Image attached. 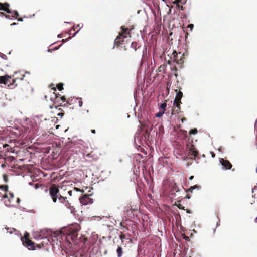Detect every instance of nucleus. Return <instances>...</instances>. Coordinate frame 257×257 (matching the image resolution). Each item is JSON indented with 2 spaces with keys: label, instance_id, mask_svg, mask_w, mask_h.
<instances>
[{
  "label": "nucleus",
  "instance_id": "obj_15",
  "mask_svg": "<svg viewBox=\"0 0 257 257\" xmlns=\"http://www.w3.org/2000/svg\"><path fill=\"white\" fill-rule=\"evenodd\" d=\"M4 151L5 152H13L14 151V147H12L8 144H4L3 145Z\"/></svg>",
  "mask_w": 257,
  "mask_h": 257
},
{
  "label": "nucleus",
  "instance_id": "obj_40",
  "mask_svg": "<svg viewBox=\"0 0 257 257\" xmlns=\"http://www.w3.org/2000/svg\"><path fill=\"white\" fill-rule=\"evenodd\" d=\"M173 54L174 55V57H175L177 56V52H176V51H174Z\"/></svg>",
  "mask_w": 257,
  "mask_h": 257
},
{
  "label": "nucleus",
  "instance_id": "obj_46",
  "mask_svg": "<svg viewBox=\"0 0 257 257\" xmlns=\"http://www.w3.org/2000/svg\"><path fill=\"white\" fill-rule=\"evenodd\" d=\"M186 212L188 213H190L191 212V211L190 210H188V209L186 210Z\"/></svg>",
  "mask_w": 257,
  "mask_h": 257
},
{
  "label": "nucleus",
  "instance_id": "obj_19",
  "mask_svg": "<svg viewBox=\"0 0 257 257\" xmlns=\"http://www.w3.org/2000/svg\"><path fill=\"white\" fill-rule=\"evenodd\" d=\"M140 46L138 45V44L136 42H133L131 44V47L133 48L135 51L137 50V49L140 48Z\"/></svg>",
  "mask_w": 257,
  "mask_h": 257
},
{
  "label": "nucleus",
  "instance_id": "obj_17",
  "mask_svg": "<svg viewBox=\"0 0 257 257\" xmlns=\"http://www.w3.org/2000/svg\"><path fill=\"white\" fill-rule=\"evenodd\" d=\"M130 237H131V235L130 234H121H121L119 236V238L121 239L122 242H123V240L124 239H127Z\"/></svg>",
  "mask_w": 257,
  "mask_h": 257
},
{
  "label": "nucleus",
  "instance_id": "obj_18",
  "mask_svg": "<svg viewBox=\"0 0 257 257\" xmlns=\"http://www.w3.org/2000/svg\"><path fill=\"white\" fill-rule=\"evenodd\" d=\"M116 252L118 257H121L123 254L122 248L120 246H119L116 250Z\"/></svg>",
  "mask_w": 257,
  "mask_h": 257
},
{
  "label": "nucleus",
  "instance_id": "obj_34",
  "mask_svg": "<svg viewBox=\"0 0 257 257\" xmlns=\"http://www.w3.org/2000/svg\"><path fill=\"white\" fill-rule=\"evenodd\" d=\"M177 207H178V208L185 210L184 207H183L182 205L181 204H180V203H178Z\"/></svg>",
  "mask_w": 257,
  "mask_h": 257
},
{
  "label": "nucleus",
  "instance_id": "obj_22",
  "mask_svg": "<svg viewBox=\"0 0 257 257\" xmlns=\"http://www.w3.org/2000/svg\"><path fill=\"white\" fill-rule=\"evenodd\" d=\"M0 189L3 191H5V192H7L8 191V185H1L0 186Z\"/></svg>",
  "mask_w": 257,
  "mask_h": 257
},
{
  "label": "nucleus",
  "instance_id": "obj_64",
  "mask_svg": "<svg viewBox=\"0 0 257 257\" xmlns=\"http://www.w3.org/2000/svg\"><path fill=\"white\" fill-rule=\"evenodd\" d=\"M256 172H257V168L256 169Z\"/></svg>",
  "mask_w": 257,
  "mask_h": 257
},
{
  "label": "nucleus",
  "instance_id": "obj_10",
  "mask_svg": "<svg viewBox=\"0 0 257 257\" xmlns=\"http://www.w3.org/2000/svg\"><path fill=\"white\" fill-rule=\"evenodd\" d=\"M187 148L189 150V153L191 156H193L194 158L197 157L199 154L198 151L196 150L193 144H187Z\"/></svg>",
  "mask_w": 257,
  "mask_h": 257
},
{
  "label": "nucleus",
  "instance_id": "obj_2",
  "mask_svg": "<svg viewBox=\"0 0 257 257\" xmlns=\"http://www.w3.org/2000/svg\"><path fill=\"white\" fill-rule=\"evenodd\" d=\"M121 32L119 33V35L116 37L114 41V45L119 46L124 41V39L128 36L131 37L130 30L125 28V26H121Z\"/></svg>",
  "mask_w": 257,
  "mask_h": 257
},
{
  "label": "nucleus",
  "instance_id": "obj_51",
  "mask_svg": "<svg viewBox=\"0 0 257 257\" xmlns=\"http://www.w3.org/2000/svg\"><path fill=\"white\" fill-rule=\"evenodd\" d=\"M193 178H194V176H191L190 177L189 179L190 180H192V179H193Z\"/></svg>",
  "mask_w": 257,
  "mask_h": 257
},
{
  "label": "nucleus",
  "instance_id": "obj_29",
  "mask_svg": "<svg viewBox=\"0 0 257 257\" xmlns=\"http://www.w3.org/2000/svg\"><path fill=\"white\" fill-rule=\"evenodd\" d=\"M164 112L160 110L159 112L156 114V116L157 117H160L164 114Z\"/></svg>",
  "mask_w": 257,
  "mask_h": 257
},
{
  "label": "nucleus",
  "instance_id": "obj_33",
  "mask_svg": "<svg viewBox=\"0 0 257 257\" xmlns=\"http://www.w3.org/2000/svg\"><path fill=\"white\" fill-rule=\"evenodd\" d=\"M74 189L75 191H77V192H84V190H81V189H79V188H76V187H75V188H74Z\"/></svg>",
  "mask_w": 257,
  "mask_h": 257
},
{
  "label": "nucleus",
  "instance_id": "obj_6",
  "mask_svg": "<svg viewBox=\"0 0 257 257\" xmlns=\"http://www.w3.org/2000/svg\"><path fill=\"white\" fill-rule=\"evenodd\" d=\"M29 234L27 232H26L24 237H22L21 238L23 244L30 250H34V243L33 241L29 239Z\"/></svg>",
  "mask_w": 257,
  "mask_h": 257
},
{
  "label": "nucleus",
  "instance_id": "obj_20",
  "mask_svg": "<svg viewBox=\"0 0 257 257\" xmlns=\"http://www.w3.org/2000/svg\"><path fill=\"white\" fill-rule=\"evenodd\" d=\"M201 188V186H199V185H195L193 186H191L189 189L188 190V191H190L191 192H192V191L195 189H199L200 188Z\"/></svg>",
  "mask_w": 257,
  "mask_h": 257
},
{
  "label": "nucleus",
  "instance_id": "obj_7",
  "mask_svg": "<svg viewBox=\"0 0 257 257\" xmlns=\"http://www.w3.org/2000/svg\"><path fill=\"white\" fill-rule=\"evenodd\" d=\"M59 202L63 204L68 209H69L71 212L72 213L75 210L74 206H72L71 203L67 200L66 197H59Z\"/></svg>",
  "mask_w": 257,
  "mask_h": 257
},
{
  "label": "nucleus",
  "instance_id": "obj_43",
  "mask_svg": "<svg viewBox=\"0 0 257 257\" xmlns=\"http://www.w3.org/2000/svg\"><path fill=\"white\" fill-rule=\"evenodd\" d=\"M68 193V194H69L70 196H71L72 194V191H69Z\"/></svg>",
  "mask_w": 257,
  "mask_h": 257
},
{
  "label": "nucleus",
  "instance_id": "obj_27",
  "mask_svg": "<svg viewBox=\"0 0 257 257\" xmlns=\"http://www.w3.org/2000/svg\"><path fill=\"white\" fill-rule=\"evenodd\" d=\"M3 178L5 182L7 183L8 182V176L5 174L3 175Z\"/></svg>",
  "mask_w": 257,
  "mask_h": 257
},
{
  "label": "nucleus",
  "instance_id": "obj_42",
  "mask_svg": "<svg viewBox=\"0 0 257 257\" xmlns=\"http://www.w3.org/2000/svg\"><path fill=\"white\" fill-rule=\"evenodd\" d=\"M182 122L183 123L184 121H186V119L185 118H183L181 119Z\"/></svg>",
  "mask_w": 257,
  "mask_h": 257
},
{
  "label": "nucleus",
  "instance_id": "obj_11",
  "mask_svg": "<svg viewBox=\"0 0 257 257\" xmlns=\"http://www.w3.org/2000/svg\"><path fill=\"white\" fill-rule=\"evenodd\" d=\"M219 161L222 166L226 170L230 169L232 167L231 163L228 160L221 158Z\"/></svg>",
  "mask_w": 257,
  "mask_h": 257
},
{
  "label": "nucleus",
  "instance_id": "obj_8",
  "mask_svg": "<svg viewBox=\"0 0 257 257\" xmlns=\"http://www.w3.org/2000/svg\"><path fill=\"white\" fill-rule=\"evenodd\" d=\"M79 200L80 203L84 205L93 203V199L88 195H84L79 198Z\"/></svg>",
  "mask_w": 257,
  "mask_h": 257
},
{
  "label": "nucleus",
  "instance_id": "obj_31",
  "mask_svg": "<svg viewBox=\"0 0 257 257\" xmlns=\"http://www.w3.org/2000/svg\"><path fill=\"white\" fill-rule=\"evenodd\" d=\"M194 27V25L193 24H189L188 26H187V28H189L190 31H192L193 28Z\"/></svg>",
  "mask_w": 257,
  "mask_h": 257
},
{
  "label": "nucleus",
  "instance_id": "obj_37",
  "mask_svg": "<svg viewBox=\"0 0 257 257\" xmlns=\"http://www.w3.org/2000/svg\"><path fill=\"white\" fill-rule=\"evenodd\" d=\"M210 153H211L212 158H214L215 157V154L214 153V152H211Z\"/></svg>",
  "mask_w": 257,
  "mask_h": 257
},
{
  "label": "nucleus",
  "instance_id": "obj_38",
  "mask_svg": "<svg viewBox=\"0 0 257 257\" xmlns=\"http://www.w3.org/2000/svg\"><path fill=\"white\" fill-rule=\"evenodd\" d=\"M16 231V229H14V228H12V229H11V231H9L10 233V234H12L13 231Z\"/></svg>",
  "mask_w": 257,
  "mask_h": 257
},
{
  "label": "nucleus",
  "instance_id": "obj_28",
  "mask_svg": "<svg viewBox=\"0 0 257 257\" xmlns=\"http://www.w3.org/2000/svg\"><path fill=\"white\" fill-rule=\"evenodd\" d=\"M187 0H178V8H179V4H184L186 3Z\"/></svg>",
  "mask_w": 257,
  "mask_h": 257
},
{
  "label": "nucleus",
  "instance_id": "obj_47",
  "mask_svg": "<svg viewBox=\"0 0 257 257\" xmlns=\"http://www.w3.org/2000/svg\"><path fill=\"white\" fill-rule=\"evenodd\" d=\"M18 20L19 21H23V19L22 18H18Z\"/></svg>",
  "mask_w": 257,
  "mask_h": 257
},
{
  "label": "nucleus",
  "instance_id": "obj_3",
  "mask_svg": "<svg viewBox=\"0 0 257 257\" xmlns=\"http://www.w3.org/2000/svg\"><path fill=\"white\" fill-rule=\"evenodd\" d=\"M11 78L10 79V82L7 85L11 88L13 89L18 85L17 81H22L24 79L25 74L21 72H16L13 76H10Z\"/></svg>",
  "mask_w": 257,
  "mask_h": 257
},
{
  "label": "nucleus",
  "instance_id": "obj_50",
  "mask_svg": "<svg viewBox=\"0 0 257 257\" xmlns=\"http://www.w3.org/2000/svg\"><path fill=\"white\" fill-rule=\"evenodd\" d=\"M4 198H8V195L7 194H5L4 196H3Z\"/></svg>",
  "mask_w": 257,
  "mask_h": 257
},
{
  "label": "nucleus",
  "instance_id": "obj_24",
  "mask_svg": "<svg viewBox=\"0 0 257 257\" xmlns=\"http://www.w3.org/2000/svg\"><path fill=\"white\" fill-rule=\"evenodd\" d=\"M198 133V131L197 130V128H193V129H191L190 131H189V134L190 135H194V134H196Z\"/></svg>",
  "mask_w": 257,
  "mask_h": 257
},
{
  "label": "nucleus",
  "instance_id": "obj_32",
  "mask_svg": "<svg viewBox=\"0 0 257 257\" xmlns=\"http://www.w3.org/2000/svg\"><path fill=\"white\" fill-rule=\"evenodd\" d=\"M173 103H174V107L175 108L177 106V95H176V96L174 99Z\"/></svg>",
  "mask_w": 257,
  "mask_h": 257
},
{
  "label": "nucleus",
  "instance_id": "obj_57",
  "mask_svg": "<svg viewBox=\"0 0 257 257\" xmlns=\"http://www.w3.org/2000/svg\"><path fill=\"white\" fill-rule=\"evenodd\" d=\"M184 28L183 27H182V30H183V31H184Z\"/></svg>",
  "mask_w": 257,
  "mask_h": 257
},
{
  "label": "nucleus",
  "instance_id": "obj_25",
  "mask_svg": "<svg viewBox=\"0 0 257 257\" xmlns=\"http://www.w3.org/2000/svg\"><path fill=\"white\" fill-rule=\"evenodd\" d=\"M75 101H77L78 102L79 106L81 107L83 105V102L82 101V99L80 98H76Z\"/></svg>",
  "mask_w": 257,
  "mask_h": 257
},
{
  "label": "nucleus",
  "instance_id": "obj_61",
  "mask_svg": "<svg viewBox=\"0 0 257 257\" xmlns=\"http://www.w3.org/2000/svg\"><path fill=\"white\" fill-rule=\"evenodd\" d=\"M219 151H221V149L220 148L219 149Z\"/></svg>",
  "mask_w": 257,
  "mask_h": 257
},
{
  "label": "nucleus",
  "instance_id": "obj_9",
  "mask_svg": "<svg viewBox=\"0 0 257 257\" xmlns=\"http://www.w3.org/2000/svg\"><path fill=\"white\" fill-rule=\"evenodd\" d=\"M60 101H62V102H66V104H70L71 103L70 102V99L66 100L65 97L63 96H59L57 95V94H55V100L54 101L55 104H58L60 103V105H62V103H60Z\"/></svg>",
  "mask_w": 257,
  "mask_h": 257
},
{
  "label": "nucleus",
  "instance_id": "obj_54",
  "mask_svg": "<svg viewBox=\"0 0 257 257\" xmlns=\"http://www.w3.org/2000/svg\"><path fill=\"white\" fill-rule=\"evenodd\" d=\"M185 198H190V197H189L188 195H187L185 197Z\"/></svg>",
  "mask_w": 257,
  "mask_h": 257
},
{
  "label": "nucleus",
  "instance_id": "obj_58",
  "mask_svg": "<svg viewBox=\"0 0 257 257\" xmlns=\"http://www.w3.org/2000/svg\"><path fill=\"white\" fill-rule=\"evenodd\" d=\"M181 53V52H179V53H178V54H180Z\"/></svg>",
  "mask_w": 257,
  "mask_h": 257
},
{
  "label": "nucleus",
  "instance_id": "obj_60",
  "mask_svg": "<svg viewBox=\"0 0 257 257\" xmlns=\"http://www.w3.org/2000/svg\"><path fill=\"white\" fill-rule=\"evenodd\" d=\"M175 76L176 77H177V74H176V73H175Z\"/></svg>",
  "mask_w": 257,
  "mask_h": 257
},
{
  "label": "nucleus",
  "instance_id": "obj_63",
  "mask_svg": "<svg viewBox=\"0 0 257 257\" xmlns=\"http://www.w3.org/2000/svg\"><path fill=\"white\" fill-rule=\"evenodd\" d=\"M72 101V99H71V100L70 99V102Z\"/></svg>",
  "mask_w": 257,
  "mask_h": 257
},
{
  "label": "nucleus",
  "instance_id": "obj_35",
  "mask_svg": "<svg viewBox=\"0 0 257 257\" xmlns=\"http://www.w3.org/2000/svg\"><path fill=\"white\" fill-rule=\"evenodd\" d=\"M181 236L183 237L184 239H185L186 240L189 239V237L188 236H186L184 234L181 233Z\"/></svg>",
  "mask_w": 257,
  "mask_h": 257
},
{
  "label": "nucleus",
  "instance_id": "obj_39",
  "mask_svg": "<svg viewBox=\"0 0 257 257\" xmlns=\"http://www.w3.org/2000/svg\"><path fill=\"white\" fill-rule=\"evenodd\" d=\"M171 140L172 141L174 142V143H175L176 142V139H175V137L174 138H173V137H171Z\"/></svg>",
  "mask_w": 257,
  "mask_h": 257
},
{
  "label": "nucleus",
  "instance_id": "obj_16",
  "mask_svg": "<svg viewBox=\"0 0 257 257\" xmlns=\"http://www.w3.org/2000/svg\"><path fill=\"white\" fill-rule=\"evenodd\" d=\"M183 93L182 92L179 91L178 92V110L180 109V104L181 102V99L182 97Z\"/></svg>",
  "mask_w": 257,
  "mask_h": 257
},
{
  "label": "nucleus",
  "instance_id": "obj_45",
  "mask_svg": "<svg viewBox=\"0 0 257 257\" xmlns=\"http://www.w3.org/2000/svg\"><path fill=\"white\" fill-rule=\"evenodd\" d=\"M91 132L93 133V134H95L96 133V131L95 130H91Z\"/></svg>",
  "mask_w": 257,
  "mask_h": 257
},
{
  "label": "nucleus",
  "instance_id": "obj_48",
  "mask_svg": "<svg viewBox=\"0 0 257 257\" xmlns=\"http://www.w3.org/2000/svg\"><path fill=\"white\" fill-rule=\"evenodd\" d=\"M86 156H87V157L91 156V153L86 154Z\"/></svg>",
  "mask_w": 257,
  "mask_h": 257
},
{
  "label": "nucleus",
  "instance_id": "obj_14",
  "mask_svg": "<svg viewBox=\"0 0 257 257\" xmlns=\"http://www.w3.org/2000/svg\"><path fill=\"white\" fill-rule=\"evenodd\" d=\"M120 226L121 227V231L120 233L123 234H130L127 232L129 230L127 226H125L124 225L123 223L122 222H121L120 223Z\"/></svg>",
  "mask_w": 257,
  "mask_h": 257
},
{
  "label": "nucleus",
  "instance_id": "obj_56",
  "mask_svg": "<svg viewBox=\"0 0 257 257\" xmlns=\"http://www.w3.org/2000/svg\"><path fill=\"white\" fill-rule=\"evenodd\" d=\"M53 90H54L55 91H56V88H53Z\"/></svg>",
  "mask_w": 257,
  "mask_h": 257
},
{
  "label": "nucleus",
  "instance_id": "obj_36",
  "mask_svg": "<svg viewBox=\"0 0 257 257\" xmlns=\"http://www.w3.org/2000/svg\"><path fill=\"white\" fill-rule=\"evenodd\" d=\"M7 165V164L6 163H3L1 165V167L3 168H5Z\"/></svg>",
  "mask_w": 257,
  "mask_h": 257
},
{
  "label": "nucleus",
  "instance_id": "obj_55",
  "mask_svg": "<svg viewBox=\"0 0 257 257\" xmlns=\"http://www.w3.org/2000/svg\"><path fill=\"white\" fill-rule=\"evenodd\" d=\"M255 222L257 223V217L255 219Z\"/></svg>",
  "mask_w": 257,
  "mask_h": 257
},
{
  "label": "nucleus",
  "instance_id": "obj_21",
  "mask_svg": "<svg viewBox=\"0 0 257 257\" xmlns=\"http://www.w3.org/2000/svg\"><path fill=\"white\" fill-rule=\"evenodd\" d=\"M167 106V104L166 103H162L160 105V109L161 110H162V111L163 112H165V108Z\"/></svg>",
  "mask_w": 257,
  "mask_h": 257
},
{
  "label": "nucleus",
  "instance_id": "obj_1",
  "mask_svg": "<svg viewBox=\"0 0 257 257\" xmlns=\"http://www.w3.org/2000/svg\"><path fill=\"white\" fill-rule=\"evenodd\" d=\"M10 4L8 3H2L0 2V16H5L8 19H17L19 15L17 11H12L10 9Z\"/></svg>",
  "mask_w": 257,
  "mask_h": 257
},
{
  "label": "nucleus",
  "instance_id": "obj_41",
  "mask_svg": "<svg viewBox=\"0 0 257 257\" xmlns=\"http://www.w3.org/2000/svg\"><path fill=\"white\" fill-rule=\"evenodd\" d=\"M9 195H10L11 198H13L14 197V194L12 193H11V192L9 193Z\"/></svg>",
  "mask_w": 257,
  "mask_h": 257
},
{
  "label": "nucleus",
  "instance_id": "obj_12",
  "mask_svg": "<svg viewBox=\"0 0 257 257\" xmlns=\"http://www.w3.org/2000/svg\"><path fill=\"white\" fill-rule=\"evenodd\" d=\"M11 78V77L8 75L0 76V84L7 85L10 82V79Z\"/></svg>",
  "mask_w": 257,
  "mask_h": 257
},
{
  "label": "nucleus",
  "instance_id": "obj_23",
  "mask_svg": "<svg viewBox=\"0 0 257 257\" xmlns=\"http://www.w3.org/2000/svg\"><path fill=\"white\" fill-rule=\"evenodd\" d=\"M176 187H173L171 190H170V195L171 196H173V195H175L176 194V192H177V190H176Z\"/></svg>",
  "mask_w": 257,
  "mask_h": 257
},
{
  "label": "nucleus",
  "instance_id": "obj_4",
  "mask_svg": "<svg viewBox=\"0 0 257 257\" xmlns=\"http://www.w3.org/2000/svg\"><path fill=\"white\" fill-rule=\"evenodd\" d=\"M78 230V226H71L64 230V231L67 234L66 239L70 243V240L72 242H74L77 237V231Z\"/></svg>",
  "mask_w": 257,
  "mask_h": 257
},
{
  "label": "nucleus",
  "instance_id": "obj_26",
  "mask_svg": "<svg viewBox=\"0 0 257 257\" xmlns=\"http://www.w3.org/2000/svg\"><path fill=\"white\" fill-rule=\"evenodd\" d=\"M57 88L59 90L61 91L63 89V84L62 83H59L57 85Z\"/></svg>",
  "mask_w": 257,
  "mask_h": 257
},
{
  "label": "nucleus",
  "instance_id": "obj_52",
  "mask_svg": "<svg viewBox=\"0 0 257 257\" xmlns=\"http://www.w3.org/2000/svg\"><path fill=\"white\" fill-rule=\"evenodd\" d=\"M176 218V220H175V224L176 226H177V218L175 217Z\"/></svg>",
  "mask_w": 257,
  "mask_h": 257
},
{
  "label": "nucleus",
  "instance_id": "obj_44",
  "mask_svg": "<svg viewBox=\"0 0 257 257\" xmlns=\"http://www.w3.org/2000/svg\"><path fill=\"white\" fill-rule=\"evenodd\" d=\"M174 205H177V200H175L173 203Z\"/></svg>",
  "mask_w": 257,
  "mask_h": 257
},
{
  "label": "nucleus",
  "instance_id": "obj_30",
  "mask_svg": "<svg viewBox=\"0 0 257 257\" xmlns=\"http://www.w3.org/2000/svg\"><path fill=\"white\" fill-rule=\"evenodd\" d=\"M164 69H165V66H160L158 69V72H161L162 71H164Z\"/></svg>",
  "mask_w": 257,
  "mask_h": 257
},
{
  "label": "nucleus",
  "instance_id": "obj_59",
  "mask_svg": "<svg viewBox=\"0 0 257 257\" xmlns=\"http://www.w3.org/2000/svg\"><path fill=\"white\" fill-rule=\"evenodd\" d=\"M254 189H255V188L252 189V192H253H253H254Z\"/></svg>",
  "mask_w": 257,
  "mask_h": 257
},
{
  "label": "nucleus",
  "instance_id": "obj_53",
  "mask_svg": "<svg viewBox=\"0 0 257 257\" xmlns=\"http://www.w3.org/2000/svg\"><path fill=\"white\" fill-rule=\"evenodd\" d=\"M17 202L19 203L20 201V198H17Z\"/></svg>",
  "mask_w": 257,
  "mask_h": 257
},
{
  "label": "nucleus",
  "instance_id": "obj_49",
  "mask_svg": "<svg viewBox=\"0 0 257 257\" xmlns=\"http://www.w3.org/2000/svg\"><path fill=\"white\" fill-rule=\"evenodd\" d=\"M173 3L174 4H176L177 5V0H174L173 2Z\"/></svg>",
  "mask_w": 257,
  "mask_h": 257
},
{
  "label": "nucleus",
  "instance_id": "obj_5",
  "mask_svg": "<svg viewBox=\"0 0 257 257\" xmlns=\"http://www.w3.org/2000/svg\"><path fill=\"white\" fill-rule=\"evenodd\" d=\"M49 194L53 201L55 203L57 202V199L59 201V197H63L59 193L58 186L55 184H53L49 188Z\"/></svg>",
  "mask_w": 257,
  "mask_h": 257
},
{
  "label": "nucleus",
  "instance_id": "obj_62",
  "mask_svg": "<svg viewBox=\"0 0 257 257\" xmlns=\"http://www.w3.org/2000/svg\"><path fill=\"white\" fill-rule=\"evenodd\" d=\"M181 9H183V6H181Z\"/></svg>",
  "mask_w": 257,
  "mask_h": 257
},
{
  "label": "nucleus",
  "instance_id": "obj_13",
  "mask_svg": "<svg viewBox=\"0 0 257 257\" xmlns=\"http://www.w3.org/2000/svg\"><path fill=\"white\" fill-rule=\"evenodd\" d=\"M187 55V51L186 50V49L185 48L184 52H183L182 56H180V59L179 60H178V62H177L178 65H181L180 68H181L182 67V65L184 63V56Z\"/></svg>",
  "mask_w": 257,
  "mask_h": 257
}]
</instances>
